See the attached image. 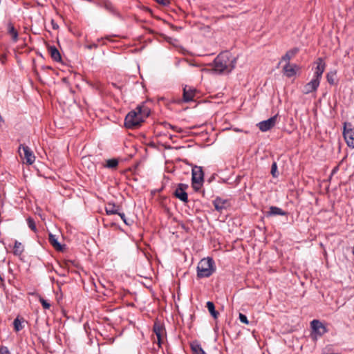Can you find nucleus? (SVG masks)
Segmentation results:
<instances>
[{"label":"nucleus","instance_id":"obj_35","mask_svg":"<svg viewBox=\"0 0 354 354\" xmlns=\"http://www.w3.org/2000/svg\"><path fill=\"white\" fill-rule=\"evenodd\" d=\"M118 214L120 216L121 219L127 225H131V223L126 218L125 214L124 213H120L119 212V214Z\"/></svg>","mask_w":354,"mask_h":354},{"label":"nucleus","instance_id":"obj_2","mask_svg":"<svg viewBox=\"0 0 354 354\" xmlns=\"http://www.w3.org/2000/svg\"><path fill=\"white\" fill-rule=\"evenodd\" d=\"M236 57L228 52L220 53L214 61V69L219 73H229L236 66Z\"/></svg>","mask_w":354,"mask_h":354},{"label":"nucleus","instance_id":"obj_10","mask_svg":"<svg viewBox=\"0 0 354 354\" xmlns=\"http://www.w3.org/2000/svg\"><path fill=\"white\" fill-rule=\"evenodd\" d=\"M315 64H317V66L315 68L313 77L320 81L326 68V64L322 57H319L315 62Z\"/></svg>","mask_w":354,"mask_h":354},{"label":"nucleus","instance_id":"obj_32","mask_svg":"<svg viewBox=\"0 0 354 354\" xmlns=\"http://www.w3.org/2000/svg\"><path fill=\"white\" fill-rule=\"evenodd\" d=\"M277 163L275 162H274L272 163V167H271V174L272 175L273 177H277Z\"/></svg>","mask_w":354,"mask_h":354},{"label":"nucleus","instance_id":"obj_21","mask_svg":"<svg viewBox=\"0 0 354 354\" xmlns=\"http://www.w3.org/2000/svg\"><path fill=\"white\" fill-rule=\"evenodd\" d=\"M190 347L192 354H206L199 342L197 341L191 342Z\"/></svg>","mask_w":354,"mask_h":354},{"label":"nucleus","instance_id":"obj_39","mask_svg":"<svg viewBox=\"0 0 354 354\" xmlns=\"http://www.w3.org/2000/svg\"><path fill=\"white\" fill-rule=\"evenodd\" d=\"M337 169H338V167H335V168L333 169V170L332 174H334L335 172H336V171H337Z\"/></svg>","mask_w":354,"mask_h":354},{"label":"nucleus","instance_id":"obj_33","mask_svg":"<svg viewBox=\"0 0 354 354\" xmlns=\"http://www.w3.org/2000/svg\"><path fill=\"white\" fill-rule=\"evenodd\" d=\"M334 75H335V74L333 73H329L326 75L327 81L330 84H334Z\"/></svg>","mask_w":354,"mask_h":354},{"label":"nucleus","instance_id":"obj_6","mask_svg":"<svg viewBox=\"0 0 354 354\" xmlns=\"http://www.w3.org/2000/svg\"><path fill=\"white\" fill-rule=\"evenodd\" d=\"M18 151L24 162L28 165H32L35 162V156L28 146L20 145Z\"/></svg>","mask_w":354,"mask_h":354},{"label":"nucleus","instance_id":"obj_28","mask_svg":"<svg viewBox=\"0 0 354 354\" xmlns=\"http://www.w3.org/2000/svg\"><path fill=\"white\" fill-rule=\"evenodd\" d=\"M26 221H27V223H28V225L30 227V229H31V230H32L33 232H36L37 227H36L35 221H34V219L31 217H28L26 219Z\"/></svg>","mask_w":354,"mask_h":354},{"label":"nucleus","instance_id":"obj_12","mask_svg":"<svg viewBox=\"0 0 354 354\" xmlns=\"http://www.w3.org/2000/svg\"><path fill=\"white\" fill-rule=\"evenodd\" d=\"M196 90L189 86H185L183 88V99L185 102H189L194 100Z\"/></svg>","mask_w":354,"mask_h":354},{"label":"nucleus","instance_id":"obj_37","mask_svg":"<svg viewBox=\"0 0 354 354\" xmlns=\"http://www.w3.org/2000/svg\"><path fill=\"white\" fill-rule=\"evenodd\" d=\"M51 24L54 30H57L59 28V26L55 22L53 19L51 21Z\"/></svg>","mask_w":354,"mask_h":354},{"label":"nucleus","instance_id":"obj_26","mask_svg":"<svg viewBox=\"0 0 354 354\" xmlns=\"http://www.w3.org/2000/svg\"><path fill=\"white\" fill-rule=\"evenodd\" d=\"M24 321V320L23 318H19V317H17L16 319H15V320L13 322V326H14V329L16 332H19L23 329L24 326L22 325V324H23Z\"/></svg>","mask_w":354,"mask_h":354},{"label":"nucleus","instance_id":"obj_13","mask_svg":"<svg viewBox=\"0 0 354 354\" xmlns=\"http://www.w3.org/2000/svg\"><path fill=\"white\" fill-rule=\"evenodd\" d=\"M213 205L216 210L222 212L223 209H225L229 207L230 203L227 200L217 197L213 201Z\"/></svg>","mask_w":354,"mask_h":354},{"label":"nucleus","instance_id":"obj_25","mask_svg":"<svg viewBox=\"0 0 354 354\" xmlns=\"http://www.w3.org/2000/svg\"><path fill=\"white\" fill-rule=\"evenodd\" d=\"M206 306L211 314V315L214 318L216 319L219 315L218 312L215 310V306L213 302L212 301H207L206 304Z\"/></svg>","mask_w":354,"mask_h":354},{"label":"nucleus","instance_id":"obj_34","mask_svg":"<svg viewBox=\"0 0 354 354\" xmlns=\"http://www.w3.org/2000/svg\"><path fill=\"white\" fill-rule=\"evenodd\" d=\"M0 354H11L8 348L6 346H0Z\"/></svg>","mask_w":354,"mask_h":354},{"label":"nucleus","instance_id":"obj_18","mask_svg":"<svg viewBox=\"0 0 354 354\" xmlns=\"http://www.w3.org/2000/svg\"><path fill=\"white\" fill-rule=\"evenodd\" d=\"M276 215L286 216L287 215V212L278 207L271 206L269 211L266 212V216H272Z\"/></svg>","mask_w":354,"mask_h":354},{"label":"nucleus","instance_id":"obj_29","mask_svg":"<svg viewBox=\"0 0 354 354\" xmlns=\"http://www.w3.org/2000/svg\"><path fill=\"white\" fill-rule=\"evenodd\" d=\"M163 124H164V127H165V128H169V129H171L174 130V131H176V132L180 133V132H182V131H183V130H182V129H181V128H180V127H177V126L171 125V124H169V123L165 122V123H163Z\"/></svg>","mask_w":354,"mask_h":354},{"label":"nucleus","instance_id":"obj_36","mask_svg":"<svg viewBox=\"0 0 354 354\" xmlns=\"http://www.w3.org/2000/svg\"><path fill=\"white\" fill-rule=\"evenodd\" d=\"M158 3L162 5V6H167L169 4L170 1L169 0H155Z\"/></svg>","mask_w":354,"mask_h":354},{"label":"nucleus","instance_id":"obj_19","mask_svg":"<svg viewBox=\"0 0 354 354\" xmlns=\"http://www.w3.org/2000/svg\"><path fill=\"white\" fill-rule=\"evenodd\" d=\"M299 51V48L295 47L289 50H288L286 54L281 57V60L286 62V63H290V60L295 57L298 52Z\"/></svg>","mask_w":354,"mask_h":354},{"label":"nucleus","instance_id":"obj_9","mask_svg":"<svg viewBox=\"0 0 354 354\" xmlns=\"http://www.w3.org/2000/svg\"><path fill=\"white\" fill-rule=\"evenodd\" d=\"M277 115H274L266 120L261 121L257 124L259 129L266 132L274 127L277 122Z\"/></svg>","mask_w":354,"mask_h":354},{"label":"nucleus","instance_id":"obj_1","mask_svg":"<svg viewBox=\"0 0 354 354\" xmlns=\"http://www.w3.org/2000/svg\"><path fill=\"white\" fill-rule=\"evenodd\" d=\"M149 114L150 109L147 106L139 105L126 115L124 126L127 129L137 128L149 117Z\"/></svg>","mask_w":354,"mask_h":354},{"label":"nucleus","instance_id":"obj_27","mask_svg":"<svg viewBox=\"0 0 354 354\" xmlns=\"http://www.w3.org/2000/svg\"><path fill=\"white\" fill-rule=\"evenodd\" d=\"M118 160L113 158V159L108 160L106 161V164L105 165V166L108 168L114 169L118 166Z\"/></svg>","mask_w":354,"mask_h":354},{"label":"nucleus","instance_id":"obj_7","mask_svg":"<svg viewBox=\"0 0 354 354\" xmlns=\"http://www.w3.org/2000/svg\"><path fill=\"white\" fill-rule=\"evenodd\" d=\"M343 136L347 145L354 148V128L350 122L344 123Z\"/></svg>","mask_w":354,"mask_h":354},{"label":"nucleus","instance_id":"obj_16","mask_svg":"<svg viewBox=\"0 0 354 354\" xmlns=\"http://www.w3.org/2000/svg\"><path fill=\"white\" fill-rule=\"evenodd\" d=\"M297 68V66L296 64H290V63H286L283 68L284 75L288 77H291L295 75Z\"/></svg>","mask_w":354,"mask_h":354},{"label":"nucleus","instance_id":"obj_30","mask_svg":"<svg viewBox=\"0 0 354 354\" xmlns=\"http://www.w3.org/2000/svg\"><path fill=\"white\" fill-rule=\"evenodd\" d=\"M40 303L41 304L43 308L44 309H49L50 307V304L46 299H44L43 297H39V299Z\"/></svg>","mask_w":354,"mask_h":354},{"label":"nucleus","instance_id":"obj_22","mask_svg":"<svg viewBox=\"0 0 354 354\" xmlns=\"http://www.w3.org/2000/svg\"><path fill=\"white\" fill-rule=\"evenodd\" d=\"M8 33L11 35L13 41L16 42L18 40V32L15 28L12 22H9L7 25Z\"/></svg>","mask_w":354,"mask_h":354},{"label":"nucleus","instance_id":"obj_14","mask_svg":"<svg viewBox=\"0 0 354 354\" xmlns=\"http://www.w3.org/2000/svg\"><path fill=\"white\" fill-rule=\"evenodd\" d=\"M100 6L104 9H106L107 11H109L110 13H111L113 15L116 16L118 17H120V14L119 12L116 10L115 6L113 5V3L109 1V0H103Z\"/></svg>","mask_w":354,"mask_h":354},{"label":"nucleus","instance_id":"obj_5","mask_svg":"<svg viewBox=\"0 0 354 354\" xmlns=\"http://www.w3.org/2000/svg\"><path fill=\"white\" fill-rule=\"evenodd\" d=\"M312 328L311 337L313 339H317V337H321L328 332L326 327L318 319H313L310 322Z\"/></svg>","mask_w":354,"mask_h":354},{"label":"nucleus","instance_id":"obj_23","mask_svg":"<svg viewBox=\"0 0 354 354\" xmlns=\"http://www.w3.org/2000/svg\"><path fill=\"white\" fill-rule=\"evenodd\" d=\"M105 211L107 215L119 214V207L114 203H108L105 207Z\"/></svg>","mask_w":354,"mask_h":354},{"label":"nucleus","instance_id":"obj_4","mask_svg":"<svg viewBox=\"0 0 354 354\" xmlns=\"http://www.w3.org/2000/svg\"><path fill=\"white\" fill-rule=\"evenodd\" d=\"M192 185L195 191H198L204 181V173L201 167L195 166L192 169Z\"/></svg>","mask_w":354,"mask_h":354},{"label":"nucleus","instance_id":"obj_8","mask_svg":"<svg viewBox=\"0 0 354 354\" xmlns=\"http://www.w3.org/2000/svg\"><path fill=\"white\" fill-rule=\"evenodd\" d=\"M188 185L184 183H179L174 192V196L184 203L188 201V196L186 189Z\"/></svg>","mask_w":354,"mask_h":354},{"label":"nucleus","instance_id":"obj_31","mask_svg":"<svg viewBox=\"0 0 354 354\" xmlns=\"http://www.w3.org/2000/svg\"><path fill=\"white\" fill-rule=\"evenodd\" d=\"M239 320L241 322L245 324H249L248 319L246 315H245L244 314L239 313Z\"/></svg>","mask_w":354,"mask_h":354},{"label":"nucleus","instance_id":"obj_17","mask_svg":"<svg viewBox=\"0 0 354 354\" xmlns=\"http://www.w3.org/2000/svg\"><path fill=\"white\" fill-rule=\"evenodd\" d=\"M48 50L50 55L51 58L57 62H62V56L58 49L55 46H49Z\"/></svg>","mask_w":354,"mask_h":354},{"label":"nucleus","instance_id":"obj_40","mask_svg":"<svg viewBox=\"0 0 354 354\" xmlns=\"http://www.w3.org/2000/svg\"><path fill=\"white\" fill-rule=\"evenodd\" d=\"M112 85L113 86H114L115 88H118V86L116 85V84L115 83H112Z\"/></svg>","mask_w":354,"mask_h":354},{"label":"nucleus","instance_id":"obj_20","mask_svg":"<svg viewBox=\"0 0 354 354\" xmlns=\"http://www.w3.org/2000/svg\"><path fill=\"white\" fill-rule=\"evenodd\" d=\"M48 241L52 245V246L57 250V251H63L64 246L61 245L56 238L55 235L52 234L51 233L49 234Z\"/></svg>","mask_w":354,"mask_h":354},{"label":"nucleus","instance_id":"obj_15","mask_svg":"<svg viewBox=\"0 0 354 354\" xmlns=\"http://www.w3.org/2000/svg\"><path fill=\"white\" fill-rule=\"evenodd\" d=\"M153 332L157 337V344L160 346L162 337L165 333V328L160 324L156 322L153 325Z\"/></svg>","mask_w":354,"mask_h":354},{"label":"nucleus","instance_id":"obj_11","mask_svg":"<svg viewBox=\"0 0 354 354\" xmlns=\"http://www.w3.org/2000/svg\"><path fill=\"white\" fill-rule=\"evenodd\" d=\"M319 84L320 81L313 77L308 83L304 86L302 90L303 93L309 94L312 92L316 91Z\"/></svg>","mask_w":354,"mask_h":354},{"label":"nucleus","instance_id":"obj_38","mask_svg":"<svg viewBox=\"0 0 354 354\" xmlns=\"http://www.w3.org/2000/svg\"><path fill=\"white\" fill-rule=\"evenodd\" d=\"M97 45L96 44H93V45H89L87 47L89 48V49H91L92 48H97Z\"/></svg>","mask_w":354,"mask_h":354},{"label":"nucleus","instance_id":"obj_24","mask_svg":"<svg viewBox=\"0 0 354 354\" xmlns=\"http://www.w3.org/2000/svg\"><path fill=\"white\" fill-rule=\"evenodd\" d=\"M24 251V247L21 243L15 241L13 248V254L15 256H21Z\"/></svg>","mask_w":354,"mask_h":354},{"label":"nucleus","instance_id":"obj_3","mask_svg":"<svg viewBox=\"0 0 354 354\" xmlns=\"http://www.w3.org/2000/svg\"><path fill=\"white\" fill-rule=\"evenodd\" d=\"M197 277L198 279L209 277L216 270V266L212 258L202 259L198 263Z\"/></svg>","mask_w":354,"mask_h":354}]
</instances>
